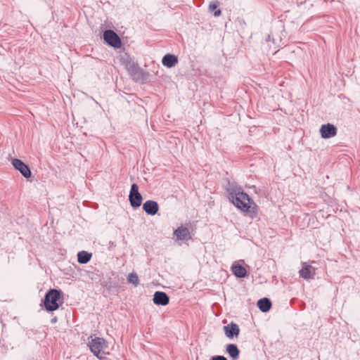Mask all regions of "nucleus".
I'll use <instances>...</instances> for the list:
<instances>
[{"label": "nucleus", "mask_w": 360, "mask_h": 360, "mask_svg": "<svg viewBox=\"0 0 360 360\" xmlns=\"http://www.w3.org/2000/svg\"><path fill=\"white\" fill-rule=\"evenodd\" d=\"M229 200L241 212L252 218L257 215V205L252 198L237 185L229 184L226 188Z\"/></svg>", "instance_id": "nucleus-1"}, {"label": "nucleus", "mask_w": 360, "mask_h": 360, "mask_svg": "<svg viewBox=\"0 0 360 360\" xmlns=\"http://www.w3.org/2000/svg\"><path fill=\"white\" fill-rule=\"evenodd\" d=\"M62 295V292L60 290L57 289H50L45 295L44 299L43 300L44 307L45 309L48 311H53L57 310L60 304L58 302L60 301Z\"/></svg>", "instance_id": "nucleus-2"}, {"label": "nucleus", "mask_w": 360, "mask_h": 360, "mask_svg": "<svg viewBox=\"0 0 360 360\" xmlns=\"http://www.w3.org/2000/svg\"><path fill=\"white\" fill-rule=\"evenodd\" d=\"M91 352L98 359H103L105 354L104 349L108 347L106 341L102 338H91L88 344Z\"/></svg>", "instance_id": "nucleus-3"}, {"label": "nucleus", "mask_w": 360, "mask_h": 360, "mask_svg": "<svg viewBox=\"0 0 360 360\" xmlns=\"http://www.w3.org/2000/svg\"><path fill=\"white\" fill-rule=\"evenodd\" d=\"M143 198L139 191V186L133 184L129 194V201L134 209L139 207L142 204Z\"/></svg>", "instance_id": "nucleus-4"}, {"label": "nucleus", "mask_w": 360, "mask_h": 360, "mask_svg": "<svg viewBox=\"0 0 360 360\" xmlns=\"http://www.w3.org/2000/svg\"><path fill=\"white\" fill-rule=\"evenodd\" d=\"M103 39L108 45L115 49L120 48L122 45L120 37L112 30H107L103 32Z\"/></svg>", "instance_id": "nucleus-5"}, {"label": "nucleus", "mask_w": 360, "mask_h": 360, "mask_svg": "<svg viewBox=\"0 0 360 360\" xmlns=\"http://www.w3.org/2000/svg\"><path fill=\"white\" fill-rule=\"evenodd\" d=\"M11 163L13 167L19 171L25 178L28 179L31 176L32 172L30 167L22 160L15 158L12 160Z\"/></svg>", "instance_id": "nucleus-6"}, {"label": "nucleus", "mask_w": 360, "mask_h": 360, "mask_svg": "<svg viewBox=\"0 0 360 360\" xmlns=\"http://www.w3.org/2000/svg\"><path fill=\"white\" fill-rule=\"evenodd\" d=\"M129 71L136 82H143L148 79V74L137 65L131 66Z\"/></svg>", "instance_id": "nucleus-7"}, {"label": "nucleus", "mask_w": 360, "mask_h": 360, "mask_svg": "<svg viewBox=\"0 0 360 360\" xmlns=\"http://www.w3.org/2000/svg\"><path fill=\"white\" fill-rule=\"evenodd\" d=\"M320 134L323 139H330L337 134V128L330 123L323 124L320 128Z\"/></svg>", "instance_id": "nucleus-8"}, {"label": "nucleus", "mask_w": 360, "mask_h": 360, "mask_svg": "<svg viewBox=\"0 0 360 360\" xmlns=\"http://www.w3.org/2000/svg\"><path fill=\"white\" fill-rule=\"evenodd\" d=\"M174 236L176 237L177 240L187 241L191 238L188 229L182 226L174 230Z\"/></svg>", "instance_id": "nucleus-9"}, {"label": "nucleus", "mask_w": 360, "mask_h": 360, "mask_svg": "<svg viewBox=\"0 0 360 360\" xmlns=\"http://www.w3.org/2000/svg\"><path fill=\"white\" fill-rule=\"evenodd\" d=\"M224 331L227 338L233 339L238 337L240 333V328L236 323H231L224 326Z\"/></svg>", "instance_id": "nucleus-10"}, {"label": "nucleus", "mask_w": 360, "mask_h": 360, "mask_svg": "<svg viewBox=\"0 0 360 360\" xmlns=\"http://www.w3.org/2000/svg\"><path fill=\"white\" fill-rule=\"evenodd\" d=\"M316 274V269L307 263L302 264V268L300 271V276L304 279L313 278Z\"/></svg>", "instance_id": "nucleus-11"}, {"label": "nucleus", "mask_w": 360, "mask_h": 360, "mask_svg": "<svg viewBox=\"0 0 360 360\" xmlns=\"http://www.w3.org/2000/svg\"><path fill=\"white\" fill-rule=\"evenodd\" d=\"M153 300L156 305L165 306L169 303V297L165 292L157 291L153 295Z\"/></svg>", "instance_id": "nucleus-12"}, {"label": "nucleus", "mask_w": 360, "mask_h": 360, "mask_svg": "<svg viewBox=\"0 0 360 360\" xmlns=\"http://www.w3.org/2000/svg\"><path fill=\"white\" fill-rule=\"evenodd\" d=\"M143 210L149 215H155L159 210V205L157 202L149 200L143 203Z\"/></svg>", "instance_id": "nucleus-13"}, {"label": "nucleus", "mask_w": 360, "mask_h": 360, "mask_svg": "<svg viewBox=\"0 0 360 360\" xmlns=\"http://www.w3.org/2000/svg\"><path fill=\"white\" fill-rule=\"evenodd\" d=\"M162 63L164 66L169 68L174 67L178 63V58L173 54H166L162 58Z\"/></svg>", "instance_id": "nucleus-14"}, {"label": "nucleus", "mask_w": 360, "mask_h": 360, "mask_svg": "<svg viewBox=\"0 0 360 360\" xmlns=\"http://www.w3.org/2000/svg\"><path fill=\"white\" fill-rule=\"evenodd\" d=\"M257 307L262 312H267L271 307V302L267 297L259 299L257 302Z\"/></svg>", "instance_id": "nucleus-15"}, {"label": "nucleus", "mask_w": 360, "mask_h": 360, "mask_svg": "<svg viewBox=\"0 0 360 360\" xmlns=\"http://www.w3.org/2000/svg\"><path fill=\"white\" fill-rule=\"evenodd\" d=\"M226 352L229 354L232 360H236L239 356L240 350L238 349L236 345L229 344L226 346Z\"/></svg>", "instance_id": "nucleus-16"}, {"label": "nucleus", "mask_w": 360, "mask_h": 360, "mask_svg": "<svg viewBox=\"0 0 360 360\" xmlns=\"http://www.w3.org/2000/svg\"><path fill=\"white\" fill-rule=\"evenodd\" d=\"M233 274L237 277V278H245L247 274V271L245 267H243L240 264H235L233 265L231 267Z\"/></svg>", "instance_id": "nucleus-17"}, {"label": "nucleus", "mask_w": 360, "mask_h": 360, "mask_svg": "<svg viewBox=\"0 0 360 360\" xmlns=\"http://www.w3.org/2000/svg\"><path fill=\"white\" fill-rule=\"evenodd\" d=\"M91 253L82 250L77 253V261L79 264H86L91 258Z\"/></svg>", "instance_id": "nucleus-18"}, {"label": "nucleus", "mask_w": 360, "mask_h": 360, "mask_svg": "<svg viewBox=\"0 0 360 360\" xmlns=\"http://www.w3.org/2000/svg\"><path fill=\"white\" fill-rule=\"evenodd\" d=\"M219 3L218 1H212L210 4L209 9L210 11H214V15L215 17H218L221 14V11L220 9H217V7L219 6Z\"/></svg>", "instance_id": "nucleus-19"}, {"label": "nucleus", "mask_w": 360, "mask_h": 360, "mask_svg": "<svg viewBox=\"0 0 360 360\" xmlns=\"http://www.w3.org/2000/svg\"><path fill=\"white\" fill-rule=\"evenodd\" d=\"M127 281L132 283L134 286H137L139 283L138 275L134 272L129 274L127 278Z\"/></svg>", "instance_id": "nucleus-20"}, {"label": "nucleus", "mask_w": 360, "mask_h": 360, "mask_svg": "<svg viewBox=\"0 0 360 360\" xmlns=\"http://www.w3.org/2000/svg\"><path fill=\"white\" fill-rule=\"evenodd\" d=\"M210 360H227V359L224 356L217 355L212 356Z\"/></svg>", "instance_id": "nucleus-21"}, {"label": "nucleus", "mask_w": 360, "mask_h": 360, "mask_svg": "<svg viewBox=\"0 0 360 360\" xmlns=\"http://www.w3.org/2000/svg\"><path fill=\"white\" fill-rule=\"evenodd\" d=\"M57 321H58V319H57V317H56V316H55V317H53V318H52V319H51V323H56V322H57Z\"/></svg>", "instance_id": "nucleus-22"}]
</instances>
